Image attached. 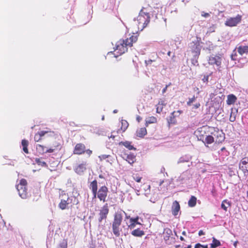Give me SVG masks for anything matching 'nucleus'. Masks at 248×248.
<instances>
[{"label":"nucleus","mask_w":248,"mask_h":248,"mask_svg":"<svg viewBox=\"0 0 248 248\" xmlns=\"http://www.w3.org/2000/svg\"><path fill=\"white\" fill-rule=\"evenodd\" d=\"M27 181L25 179H21L19 183L16 185V189L18 194L22 199H26L28 197Z\"/></svg>","instance_id":"20e7f679"},{"label":"nucleus","mask_w":248,"mask_h":248,"mask_svg":"<svg viewBox=\"0 0 248 248\" xmlns=\"http://www.w3.org/2000/svg\"><path fill=\"white\" fill-rule=\"evenodd\" d=\"M208 63L210 65H216L220 67L221 63V58L218 55H211L209 57Z\"/></svg>","instance_id":"2eb2a0df"},{"label":"nucleus","mask_w":248,"mask_h":248,"mask_svg":"<svg viewBox=\"0 0 248 248\" xmlns=\"http://www.w3.org/2000/svg\"><path fill=\"white\" fill-rule=\"evenodd\" d=\"M231 206V203L230 202L228 201L227 200H224L222 202L221 204V207L225 211H227L228 207Z\"/></svg>","instance_id":"2f4dec72"},{"label":"nucleus","mask_w":248,"mask_h":248,"mask_svg":"<svg viewBox=\"0 0 248 248\" xmlns=\"http://www.w3.org/2000/svg\"><path fill=\"white\" fill-rule=\"evenodd\" d=\"M194 248H208V245H202L200 243H197L195 245Z\"/></svg>","instance_id":"37998d69"},{"label":"nucleus","mask_w":248,"mask_h":248,"mask_svg":"<svg viewBox=\"0 0 248 248\" xmlns=\"http://www.w3.org/2000/svg\"><path fill=\"white\" fill-rule=\"evenodd\" d=\"M60 198L61 201L58 206L61 209L65 210L72 206V198L69 197L67 194L62 192L60 195Z\"/></svg>","instance_id":"f03ea898"},{"label":"nucleus","mask_w":248,"mask_h":248,"mask_svg":"<svg viewBox=\"0 0 248 248\" xmlns=\"http://www.w3.org/2000/svg\"><path fill=\"white\" fill-rule=\"evenodd\" d=\"M144 232L140 229L134 230L131 232V234L136 237H141L144 235Z\"/></svg>","instance_id":"c85d7f7f"},{"label":"nucleus","mask_w":248,"mask_h":248,"mask_svg":"<svg viewBox=\"0 0 248 248\" xmlns=\"http://www.w3.org/2000/svg\"><path fill=\"white\" fill-rule=\"evenodd\" d=\"M242 20V16L237 15L234 17H230L225 21V24L227 26L234 27L240 23Z\"/></svg>","instance_id":"f8f14e48"},{"label":"nucleus","mask_w":248,"mask_h":248,"mask_svg":"<svg viewBox=\"0 0 248 248\" xmlns=\"http://www.w3.org/2000/svg\"><path fill=\"white\" fill-rule=\"evenodd\" d=\"M238 53L243 55L244 53H248V46H240L237 48Z\"/></svg>","instance_id":"cd10ccee"},{"label":"nucleus","mask_w":248,"mask_h":248,"mask_svg":"<svg viewBox=\"0 0 248 248\" xmlns=\"http://www.w3.org/2000/svg\"><path fill=\"white\" fill-rule=\"evenodd\" d=\"M200 50H199V51H198V55H199V54H200Z\"/></svg>","instance_id":"052dcab7"},{"label":"nucleus","mask_w":248,"mask_h":248,"mask_svg":"<svg viewBox=\"0 0 248 248\" xmlns=\"http://www.w3.org/2000/svg\"><path fill=\"white\" fill-rule=\"evenodd\" d=\"M86 170V163H83L77 166L75 169V171L77 173L81 174L85 171Z\"/></svg>","instance_id":"412c9836"},{"label":"nucleus","mask_w":248,"mask_h":248,"mask_svg":"<svg viewBox=\"0 0 248 248\" xmlns=\"http://www.w3.org/2000/svg\"><path fill=\"white\" fill-rule=\"evenodd\" d=\"M139 26H140L142 28H145L149 24L150 21L149 13L144 11L141 9L137 17Z\"/></svg>","instance_id":"7ed1b4c3"},{"label":"nucleus","mask_w":248,"mask_h":248,"mask_svg":"<svg viewBox=\"0 0 248 248\" xmlns=\"http://www.w3.org/2000/svg\"><path fill=\"white\" fill-rule=\"evenodd\" d=\"M168 85H166V87L163 89L162 90V93H164L166 92L167 89V88H168Z\"/></svg>","instance_id":"603ef678"},{"label":"nucleus","mask_w":248,"mask_h":248,"mask_svg":"<svg viewBox=\"0 0 248 248\" xmlns=\"http://www.w3.org/2000/svg\"><path fill=\"white\" fill-rule=\"evenodd\" d=\"M126 218H129V219H130V216H128V217H126Z\"/></svg>","instance_id":"bf43d9fd"},{"label":"nucleus","mask_w":248,"mask_h":248,"mask_svg":"<svg viewBox=\"0 0 248 248\" xmlns=\"http://www.w3.org/2000/svg\"><path fill=\"white\" fill-rule=\"evenodd\" d=\"M147 134V130L145 127H141L138 129L136 131V136L139 138H142Z\"/></svg>","instance_id":"b1692460"},{"label":"nucleus","mask_w":248,"mask_h":248,"mask_svg":"<svg viewBox=\"0 0 248 248\" xmlns=\"http://www.w3.org/2000/svg\"><path fill=\"white\" fill-rule=\"evenodd\" d=\"M109 156H110L109 155H102L101 156H99V157L101 160H102V159H106V158L109 157Z\"/></svg>","instance_id":"a18cd8bd"},{"label":"nucleus","mask_w":248,"mask_h":248,"mask_svg":"<svg viewBox=\"0 0 248 248\" xmlns=\"http://www.w3.org/2000/svg\"><path fill=\"white\" fill-rule=\"evenodd\" d=\"M108 188L105 186H101L98 191H97L96 197H97L100 201L105 202L108 195Z\"/></svg>","instance_id":"9b49d317"},{"label":"nucleus","mask_w":248,"mask_h":248,"mask_svg":"<svg viewBox=\"0 0 248 248\" xmlns=\"http://www.w3.org/2000/svg\"><path fill=\"white\" fill-rule=\"evenodd\" d=\"M205 233L204 232H203L202 230H200L199 232V233H198V234L199 236H201V235H204Z\"/></svg>","instance_id":"8fccbe9b"},{"label":"nucleus","mask_w":248,"mask_h":248,"mask_svg":"<svg viewBox=\"0 0 248 248\" xmlns=\"http://www.w3.org/2000/svg\"><path fill=\"white\" fill-rule=\"evenodd\" d=\"M131 144L132 142L128 141H121L119 143L120 145H122L124 146L125 148H127L130 150H136V148H135Z\"/></svg>","instance_id":"bb28decb"},{"label":"nucleus","mask_w":248,"mask_h":248,"mask_svg":"<svg viewBox=\"0 0 248 248\" xmlns=\"http://www.w3.org/2000/svg\"><path fill=\"white\" fill-rule=\"evenodd\" d=\"M180 240H181V241H184V237H182V236H181V237H180Z\"/></svg>","instance_id":"5fc2aeb1"},{"label":"nucleus","mask_w":248,"mask_h":248,"mask_svg":"<svg viewBox=\"0 0 248 248\" xmlns=\"http://www.w3.org/2000/svg\"><path fill=\"white\" fill-rule=\"evenodd\" d=\"M170 54H171V52L170 51H169L168 52L167 54H168V56H170Z\"/></svg>","instance_id":"6e6d98bb"},{"label":"nucleus","mask_w":248,"mask_h":248,"mask_svg":"<svg viewBox=\"0 0 248 248\" xmlns=\"http://www.w3.org/2000/svg\"><path fill=\"white\" fill-rule=\"evenodd\" d=\"M35 161L38 165H40L42 167L46 166V163L45 161H42L40 158H35Z\"/></svg>","instance_id":"a19ab883"},{"label":"nucleus","mask_w":248,"mask_h":248,"mask_svg":"<svg viewBox=\"0 0 248 248\" xmlns=\"http://www.w3.org/2000/svg\"><path fill=\"white\" fill-rule=\"evenodd\" d=\"M210 134L212 135L214 137L216 143H219L224 140L225 136L224 133L221 131H219L217 128L211 127Z\"/></svg>","instance_id":"1a4fd4ad"},{"label":"nucleus","mask_w":248,"mask_h":248,"mask_svg":"<svg viewBox=\"0 0 248 248\" xmlns=\"http://www.w3.org/2000/svg\"><path fill=\"white\" fill-rule=\"evenodd\" d=\"M202 16H203L204 17H208L209 16V14L203 12L202 13Z\"/></svg>","instance_id":"09e8293b"},{"label":"nucleus","mask_w":248,"mask_h":248,"mask_svg":"<svg viewBox=\"0 0 248 248\" xmlns=\"http://www.w3.org/2000/svg\"><path fill=\"white\" fill-rule=\"evenodd\" d=\"M196 97L193 96L192 98H189L188 99V101L187 102L186 104L187 106H190L191 104L195 102L196 99Z\"/></svg>","instance_id":"79ce46f5"},{"label":"nucleus","mask_w":248,"mask_h":248,"mask_svg":"<svg viewBox=\"0 0 248 248\" xmlns=\"http://www.w3.org/2000/svg\"><path fill=\"white\" fill-rule=\"evenodd\" d=\"M201 106V104L200 103H197L196 104L193 105V108L194 109H197Z\"/></svg>","instance_id":"de8ad7c7"},{"label":"nucleus","mask_w":248,"mask_h":248,"mask_svg":"<svg viewBox=\"0 0 248 248\" xmlns=\"http://www.w3.org/2000/svg\"><path fill=\"white\" fill-rule=\"evenodd\" d=\"M208 78H209L208 76H204L202 80L203 82H207L208 81Z\"/></svg>","instance_id":"49530a36"},{"label":"nucleus","mask_w":248,"mask_h":248,"mask_svg":"<svg viewBox=\"0 0 248 248\" xmlns=\"http://www.w3.org/2000/svg\"><path fill=\"white\" fill-rule=\"evenodd\" d=\"M239 168L244 174L248 173V156L241 159L239 163Z\"/></svg>","instance_id":"4468645a"},{"label":"nucleus","mask_w":248,"mask_h":248,"mask_svg":"<svg viewBox=\"0 0 248 248\" xmlns=\"http://www.w3.org/2000/svg\"><path fill=\"white\" fill-rule=\"evenodd\" d=\"M215 141L214 137L212 135L208 134L203 140L205 144H211Z\"/></svg>","instance_id":"a878e982"},{"label":"nucleus","mask_w":248,"mask_h":248,"mask_svg":"<svg viewBox=\"0 0 248 248\" xmlns=\"http://www.w3.org/2000/svg\"><path fill=\"white\" fill-rule=\"evenodd\" d=\"M109 212V208L108 203H106L101 207L99 213L98 221L101 222L103 219H106Z\"/></svg>","instance_id":"ddd939ff"},{"label":"nucleus","mask_w":248,"mask_h":248,"mask_svg":"<svg viewBox=\"0 0 248 248\" xmlns=\"http://www.w3.org/2000/svg\"><path fill=\"white\" fill-rule=\"evenodd\" d=\"M21 144L23 147V151H24V152L27 154H29V152L28 149V146L29 145V141L25 139L22 140L21 141Z\"/></svg>","instance_id":"c756f323"},{"label":"nucleus","mask_w":248,"mask_h":248,"mask_svg":"<svg viewBox=\"0 0 248 248\" xmlns=\"http://www.w3.org/2000/svg\"><path fill=\"white\" fill-rule=\"evenodd\" d=\"M155 60L149 59L145 61V63L146 66L151 65L153 62H155Z\"/></svg>","instance_id":"c03bdc74"},{"label":"nucleus","mask_w":248,"mask_h":248,"mask_svg":"<svg viewBox=\"0 0 248 248\" xmlns=\"http://www.w3.org/2000/svg\"><path fill=\"white\" fill-rule=\"evenodd\" d=\"M86 153L89 156L93 154V151L90 149L86 150L85 145L82 143H77L74 149L73 154L81 155Z\"/></svg>","instance_id":"6e6552de"},{"label":"nucleus","mask_w":248,"mask_h":248,"mask_svg":"<svg viewBox=\"0 0 248 248\" xmlns=\"http://www.w3.org/2000/svg\"><path fill=\"white\" fill-rule=\"evenodd\" d=\"M124 41V44L126 46V47L128 48L129 47L133 46V44L136 43L138 40V36L137 35H132L129 38H127L126 39H123Z\"/></svg>","instance_id":"dca6fc26"},{"label":"nucleus","mask_w":248,"mask_h":248,"mask_svg":"<svg viewBox=\"0 0 248 248\" xmlns=\"http://www.w3.org/2000/svg\"><path fill=\"white\" fill-rule=\"evenodd\" d=\"M197 202V198L194 196H191L188 202V205L190 207H194Z\"/></svg>","instance_id":"72a5a7b5"},{"label":"nucleus","mask_w":248,"mask_h":248,"mask_svg":"<svg viewBox=\"0 0 248 248\" xmlns=\"http://www.w3.org/2000/svg\"><path fill=\"white\" fill-rule=\"evenodd\" d=\"M132 177L138 183H140L142 179V177L139 173H133Z\"/></svg>","instance_id":"58836bf2"},{"label":"nucleus","mask_w":248,"mask_h":248,"mask_svg":"<svg viewBox=\"0 0 248 248\" xmlns=\"http://www.w3.org/2000/svg\"><path fill=\"white\" fill-rule=\"evenodd\" d=\"M237 100V97L233 94H229L227 96V99L226 101L227 104L228 105L234 104Z\"/></svg>","instance_id":"5701e85b"},{"label":"nucleus","mask_w":248,"mask_h":248,"mask_svg":"<svg viewBox=\"0 0 248 248\" xmlns=\"http://www.w3.org/2000/svg\"><path fill=\"white\" fill-rule=\"evenodd\" d=\"M180 210V206L179 202L177 201H175L172 202L171 207V212L173 215L176 216L178 214Z\"/></svg>","instance_id":"6ab92c4d"},{"label":"nucleus","mask_w":248,"mask_h":248,"mask_svg":"<svg viewBox=\"0 0 248 248\" xmlns=\"http://www.w3.org/2000/svg\"><path fill=\"white\" fill-rule=\"evenodd\" d=\"M166 103H165V101L163 100H160L158 104L156 105V111L158 113H160L162 111L163 108L164 106H166Z\"/></svg>","instance_id":"393cba45"},{"label":"nucleus","mask_w":248,"mask_h":248,"mask_svg":"<svg viewBox=\"0 0 248 248\" xmlns=\"http://www.w3.org/2000/svg\"><path fill=\"white\" fill-rule=\"evenodd\" d=\"M182 113V111L178 110L177 111H174L171 113V115L170 117V118L168 120V123L169 125L171 124H177L176 118L174 116V114H178V115H180Z\"/></svg>","instance_id":"a211bd4d"},{"label":"nucleus","mask_w":248,"mask_h":248,"mask_svg":"<svg viewBox=\"0 0 248 248\" xmlns=\"http://www.w3.org/2000/svg\"><path fill=\"white\" fill-rule=\"evenodd\" d=\"M124 43V41L121 40L117 42L114 49V54L116 55V57L120 56L127 51V48Z\"/></svg>","instance_id":"9d476101"},{"label":"nucleus","mask_w":248,"mask_h":248,"mask_svg":"<svg viewBox=\"0 0 248 248\" xmlns=\"http://www.w3.org/2000/svg\"><path fill=\"white\" fill-rule=\"evenodd\" d=\"M220 245V242L219 240L216 239L215 237H213V241L210 245L211 248H216Z\"/></svg>","instance_id":"f704fd0d"},{"label":"nucleus","mask_w":248,"mask_h":248,"mask_svg":"<svg viewBox=\"0 0 248 248\" xmlns=\"http://www.w3.org/2000/svg\"><path fill=\"white\" fill-rule=\"evenodd\" d=\"M180 116V115H178V114H174V116L176 117H178Z\"/></svg>","instance_id":"864d4df0"},{"label":"nucleus","mask_w":248,"mask_h":248,"mask_svg":"<svg viewBox=\"0 0 248 248\" xmlns=\"http://www.w3.org/2000/svg\"><path fill=\"white\" fill-rule=\"evenodd\" d=\"M236 114H237V111L233 112V109L232 108V111H231V112L230 114L229 120L232 122H234L236 120Z\"/></svg>","instance_id":"ea45409f"},{"label":"nucleus","mask_w":248,"mask_h":248,"mask_svg":"<svg viewBox=\"0 0 248 248\" xmlns=\"http://www.w3.org/2000/svg\"><path fill=\"white\" fill-rule=\"evenodd\" d=\"M121 130L124 132L125 131L128 126V123L126 120H122L121 122Z\"/></svg>","instance_id":"4c0bfd02"},{"label":"nucleus","mask_w":248,"mask_h":248,"mask_svg":"<svg viewBox=\"0 0 248 248\" xmlns=\"http://www.w3.org/2000/svg\"><path fill=\"white\" fill-rule=\"evenodd\" d=\"M99 177H100V178H101V177H102V176H101V175H99Z\"/></svg>","instance_id":"680f3d73"},{"label":"nucleus","mask_w":248,"mask_h":248,"mask_svg":"<svg viewBox=\"0 0 248 248\" xmlns=\"http://www.w3.org/2000/svg\"><path fill=\"white\" fill-rule=\"evenodd\" d=\"M123 220V216L121 212L115 213L112 222V229L113 234L116 237L120 236V226Z\"/></svg>","instance_id":"f257e3e1"},{"label":"nucleus","mask_w":248,"mask_h":248,"mask_svg":"<svg viewBox=\"0 0 248 248\" xmlns=\"http://www.w3.org/2000/svg\"><path fill=\"white\" fill-rule=\"evenodd\" d=\"M125 160L131 165H132L136 160V156L133 154H129L126 155Z\"/></svg>","instance_id":"7c9ffc66"},{"label":"nucleus","mask_w":248,"mask_h":248,"mask_svg":"<svg viewBox=\"0 0 248 248\" xmlns=\"http://www.w3.org/2000/svg\"><path fill=\"white\" fill-rule=\"evenodd\" d=\"M136 224H140L139 222V217H137L135 218H130V224L128 225V228L130 229H134Z\"/></svg>","instance_id":"4be33fe9"},{"label":"nucleus","mask_w":248,"mask_h":248,"mask_svg":"<svg viewBox=\"0 0 248 248\" xmlns=\"http://www.w3.org/2000/svg\"><path fill=\"white\" fill-rule=\"evenodd\" d=\"M162 237L165 242L168 245H171L174 243L175 238L172 233V230L168 228L164 229Z\"/></svg>","instance_id":"0eeeda50"},{"label":"nucleus","mask_w":248,"mask_h":248,"mask_svg":"<svg viewBox=\"0 0 248 248\" xmlns=\"http://www.w3.org/2000/svg\"><path fill=\"white\" fill-rule=\"evenodd\" d=\"M89 188L91 189L93 194V199L96 198L97 191V181L96 180L92 181L89 186Z\"/></svg>","instance_id":"f3484780"},{"label":"nucleus","mask_w":248,"mask_h":248,"mask_svg":"<svg viewBox=\"0 0 248 248\" xmlns=\"http://www.w3.org/2000/svg\"><path fill=\"white\" fill-rule=\"evenodd\" d=\"M175 247L176 248H179V247H180V245H176V246H175Z\"/></svg>","instance_id":"13d9d810"},{"label":"nucleus","mask_w":248,"mask_h":248,"mask_svg":"<svg viewBox=\"0 0 248 248\" xmlns=\"http://www.w3.org/2000/svg\"><path fill=\"white\" fill-rule=\"evenodd\" d=\"M46 147L41 144H37L36 145V150L40 154H44L45 153H49L46 152V150H45Z\"/></svg>","instance_id":"473e14b6"},{"label":"nucleus","mask_w":248,"mask_h":248,"mask_svg":"<svg viewBox=\"0 0 248 248\" xmlns=\"http://www.w3.org/2000/svg\"><path fill=\"white\" fill-rule=\"evenodd\" d=\"M48 132L46 131H41L38 132L34 135V140L35 142H38L42 140V137L46 134H48Z\"/></svg>","instance_id":"aec40b11"},{"label":"nucleus","mask_w":248,"mask_h":248,"mask_svg":"<svg viewBox=\"0 0 248 248\" xmlns=\"http://www.w3.org/2000/svg\"><path fill=\"white\" fill-rule=\"evenodd\" d=\"M157 122V119L154 116L149 117L146 120V125L147 126L148 124H154Z\"/></svg>","instance_id":"c9c22d12"},{"label":"nucleus","mask_w":248,"mask_h":248,"mask_svg":"<svg viewBox=\"0 0 248 248\" xmlns=\"http://www.w3.org/2000/svg\"><path fill=\"white\" fill-rule=\"evenodd\" d=\"M142 118L140 116H137L136 117V120L138 122H140Z\"/></svg>","instance_id":"3c124183"},{"label":"nucleus","mask_w":248,"mask_h":248,"mask_svg":"<svg viewBox=\"0 0 248 248\" xmlns=\"http://www.w3.org/2000/svg\"><path fill=\"white\" fill-rule=\"evenodd\" d=\"M211 126H203L198 128L195 131L196 135L199 140L203 141L204 138L208 134H210Z\"/></svg>","instance_id":"423d86ee"},{"label":"nucleus","mask_w":248,"mask_h":248,"mask_svg":"<svg viewBox=\"0 0 248 248\" xmlns=\"http://www.w3.org/2000/svg\"><path fill=\"white\" fill-rule=\"evenodd\" d=\"M49 136H54V139L52 142L51 148L46 150V152L53 153L55 151L60 150L61 149V139L55 134L54 132H50L48 135Z\"/></svg>","instance_id":"39448f33"},{"label":"nucleus","mask_w":248,"mask_h":248,"mask_svg":"<svg viewBox=\"0 0 248 248\" xmlns=\"http://www.w3.org/2000/svg\"><path fill=\"white\" fill-rule=\"evenodd\" d=\"M182 234L184 235H186V232L185 231H183V232H182Z\"/></svg>","instance_id":"4d7b16f0"},{"label":"nucleus","mask_w":248,"mask_h":248,"mask_svg":"<svg viewBox=\"0 0 248 248\" xmlns=\"http://www.w3.org/2000/svg\"><path fill=\"white\" fill-rule=\"evenodd\" d=\"M67 240L63 239L59 243L57 248H67Z\"/></svg>","instance_id":"e433bc0d"}]
</instances>
